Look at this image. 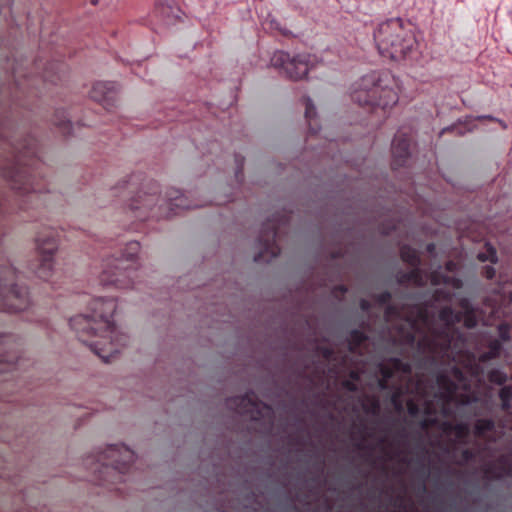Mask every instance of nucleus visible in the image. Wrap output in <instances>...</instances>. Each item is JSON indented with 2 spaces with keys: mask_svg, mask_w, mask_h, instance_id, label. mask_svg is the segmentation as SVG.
Instances as JSON below:
<instances>
[{
  "mask_svg": "<svg viewBox=\"0 0 512 512\" xmlns=\"http://www.w3.org/2000/svg\"><path fill=\"white\" fill-rule=\"evenodd\" d=\"M459 305L463 313L455 312L451 307L440 310L438 320L441 325L430 316L427 308L418 305L401 310L390 305L384 317L396 329L395 340L408 346L416 343L419 356L432 363L456 361L464 343L460 336L455 340L454 325L463 319L467 328H473L478 322L467 298H461Z\"/></svg>",
  "mask_w": 512,
  "mask_h": 512,
  "instance_id": "obj_1",
  "label": "nucleus"
},
{
  "mask_svg": "<svg viewBox=\"0 0 512 512\" xmlns=\"http://www.w3.org/2000/svg\"><path fill=\"white\" fill-rule=\"evenodd\" d=\"M381 379L378 385L381 389L389 387V381L399 379L402 384L395 388L391 395V404L396 412L404 410L406 402L408 414L411 417L423 415L421 427L426 429L438 421V416H448L450 404L457 398L458 389L466 388L467 383L463 373L457 367L451 368V374L455 381L447 375L440 374L436 379L437 392L432 397L426 391L422 379L415 383L411 379V365L399 358H391L379 365Z\"/></svg>",
  "mask_w": 512,
  "mask_h": 512,
  "instance_id": "obj_2",
  "label": "nucleus"
},
{
  "mask_svg": "<svg viewBox=\"0 0 512 512\" xmlns=\"http://www.w3.org/2000/svg\"><path fill=\"white\" fill-rule=\"evenodd\" d=\"M88 311L70 318L69 325L80 341L104 362H109L126 344V336L117 330L113 321L116 301L114 298H94L88 305Z\"/></svg>",
  "mask_w": 512,
  "mask_h": 512,
  "instance_id": "obj_3",
  "label": "nucleus"
},
{
  "mask_svg": "<svg viewBox=\"0 0 512 512\" xmlns=\"http://www.w3.org/2000/svg\"><path fill=\"white\" fill-rule=\"evenodd\" d=\"M373 39L379 53L395 61L409 57L418 46L412 24L400 17L379 22Z\"/></svg>",
  "mask_w": 512,
  "mask_h": 512,
  "instance_id": "obj_4",
  "label": "nucleus"
},
{
  "mask_svg": "<svg viewBox=\"0 0 512 512\" xmlns=\"http://www.w3.org/2000/svg\"><path fill=\"white\" fill-rule=\"evenodd\" d=\"M351 97L361 106L386 109L398 102L399 83L388 71L372 72L359 80Z\"/></svg>",
  "mask_w": 512,
  "mask_h": 512,
  "instance_id": "obj_5",
  "label": "nucleus"
},
{
  "mask_svg": "<svg viewBox=\"0 0 512 512\" xmlns=\"http://www.w3.org/2000/svg\"><path fill=\"white\" fill-rule=\"evenodd\" d=\"M128 205L131 210L138 211L136 216L141 219L145 217V213L148 210L153 209L156 205L161 210L160 215L165 217L176 214L177 209H190L200 206L198 204H189L186 197L176 189H169L166 192V198L161 199L158 195V185L156 184H153L146 190L139 191L135 197L130 199Z\"/></svg>",
  "mask_w": 512,
  "mask_h": 512,
  "instance_id": "obj_6",
  "label": "nucleus"
},
{
  "mask_svg": "<svg viewBox=\"0 0 512 512\" xmlns=\"http://www.w3.org/2000/svg\"><path fill=\"white\" fill-rule=\"evenodd\" d=\"M140 250V244L136 241L129 242L121 257H108L102 261L99 281L103 286L114 285L117 288H129L132 286L131 273L136 268V256Z\"/></svg>",
  "mask_w": 512,
  "mask_h": 512,
  "instance_id": "obj_7",
  "label": "nucleus"
},
{
  "mask_svg": "<svg viewBox=\"0 0 512 512\" xmlns=\"http://www.w3.org/2000/svg\"><path fill=\"white\" fill-rule=\"evenodd\" d=\"M401 258L404 262L408 263L413 269L406 275L404 278L407 282H411L417 286L425 285L428 281L433 286L445 285V288H452L454 290L460 289L462 287L461 279L455 277L454 275L444 274L442 271H434L429 276H423L421 269L418 268L419 265V255L418 252L409 247L402 246L401 247ZM454 296L450 291H446V289H436L435 290V298L436 300L445 299L450 300Z\"/></svg>",
  "mask_w": 512,
  "mask_h": 512,
  "instance_id": "obj_8",
  "label": "nucleus"
},
{
  "mask_svg": "<svg viewBox=\"0 0 512 512\" xmlns=\"http://www.w3.org/2000/svg\"><path fill=\"white\" fill-rule=\"evenodd\" d=\"M16 272L12 267L0 270V297L3 308L9 312H19L28 308L29 296L27 289L13 284Z\"/></svg>",
  "mask_w": 512,
  "mask_h": 512,
  "instance_id": "obj_9",
  "label": "nucleus"
},
{
  "mask_svg": "<svg viewBox=\"0 0 512 512\" xmlns=\"http://www.w3.org/2000/svg\"><path fill=\"white\" fill-rule=\"evenodd\" d=\"M35 243L40 261L36 274L39 278L48 280L52 275L54 255L58 250L57 231L52 228H44L38 232Z\"/></svg>",
  "mask_w": 512,
  "mask_h": 512,
  "instance_id": "obj_10",
  "label": "nucleus"
},
{
  "mask_svg": "<svg viewBox=\"0 0 512 512\" xmlns=\"http://www.w3.org/2000/svg\"><path fill=\"white\" fill-rule=\"evenodd\" d=\"M271 64L281 69L289 79L297 81L308 74L314 58L305 53L291 56L284 51H276L271 58Z\"/></svg>",
  "mask_w": 512,
  "mask_h": 512,
  "instance_id": "obj_11",
  "label": "nucleus"
},
{
  "mask_svg": "<svg viewBox=\"0 0 512 512\" xmlns=\"http://www.w3.org/2000/svg\"><path fill=\"white\" fill-rule=\"evenodd\" d=\"M483 314H488L487 318L483 317L486 325L492 324L494 319L502 316L509 317L512 315V291L503 288L502 293L488 297L484 303Z\"/></svg>",
  "mask_w": 512,
  "mask_h": 512,
  "instance_id": "obj_12",
  "label": "nucleus"
},
{
  "mask_svg": "<svg viewBox=\"0 0 512 512\" xmlns=\"http://www.w3.org/2000/svg\"><path fill=\"white\" fill-rule=\"evenodd\" d=\"M134 452L124 445H112L106 449L101 457L105 467H111L114 470L124 473L128 466L134 462Z\"/></svg>",
  "mask_w": 512,
  "mask_h": 512,
  "instance_id": "obj_13",
  "label": "nucleus"
},
{
  "mask_svg": "<svg viewBox=\"0 0 512 512\" xmlns=\"http://www.w3.org/2000/svg\"><path fill=\"white\" fill-rule=\"evenodd\" d=\"M277 228L278 227L274 222L267 224L262 235L259 238L261 251L259 255L255 257V261H260L261 259H264L266 257L272 259L279 255L280 248L275 243Z\"/></svg>",
  "mask_w": 512,
  "mask_h": 512,
  "instance_id": "obj_14",
  "label": "nucleus"
},
{
  "mask_svg": "<svg viewBox=\"0 0 512 512\" xmlns=\"http://www.w3.org/2000/svg\"><path fill=\"white\" fill-rule=\"evenodd\" d=\"M116 94L117 87L115 83L107 81L96 82L90 91L91 99L99 102L106 109H110L114 106Z\"/></svg>",
  "mask_w": 512,
  "mask_h": 512,
  "instance_id": "obj_15",
  "label": "nucleus"
},
{
  "mask_svg": "<svg viewBox=\"0 0 512 512\" xmlns=\"http://www.w3.org/2000/svg\"><path fill=\"white\" fill-rule=\"evenodd\" d=\"M410 141L407 137L397 134L392 142L394 164L402 166L409 157Z\"/></svg>",
  "mask_w": 512,
  "mask_h": 512,
  "instance_id": "obj_16",
  "label": "nucleus"
},
{
  "mask_svg": "<svg viewBox=\"0 0 512 512\" xmlns=\"http://www.w3.org/2000/svg\"><path fill=\"white\" fill-rule=\"evenodd\" d=\"M155 11L167 23H171L173 20L179 19L181 14V10L177 5L166 0H157Z\"/></svg>",
  "mask_w": 512,
  "mask_h": 512,
  "instance_id": "obj_17",
  "label": "nucleus"
},
{
  "mask_svg": "<svg viewBox=\"0 0 512 512\" xmlns=\"http://www.w3.org/2000/svg\"><path fill=\"white\" fill-rule=\"evenodd\" d=\"M228 406L231 408L235 407L239 413H253L257 405L250 395H245L230 399Z\"/></svg>",
  "mask_w": 512,
  "mask_h": 512,
  "instance_id": "obj_18",
  "label": "nucleus"
},
{
  "mask_svg": "<svg viewBox=\"0 0 512 512\" xmlns=\"http://www.w3.org/2000/svg\"><path fill=\"white\" fill-rule=\"evenodd\" d=\"M365 334L359 330H353L348 339L349 352L352 354L361 353V346L366 342Z\"/></svg>",
  "mask_w": 512,
  "mask_h": 512,
  "instance_id": "obj_19",
  "label": "nucleus"
},
{
  "mask_svg": "<svg viewBox=\"0 0 512 512\" xmlns=\"http://www.w3.org/2000/svg\"><path fill=\"white\" fill-rule=\"evenodd\" d=\"M499 470L494 473V477L502 478L505 476H512V458L508 455H503L498 461Z\"/></svg>",
  "mask_w": 512,
  "mask_h": 512,
  "instance_id": "obj_20",
  "label": "nucleus"
},
{
  "mask_svg": "<svg viewBox=\"0 0 512 512\" xmlns=\"http://www.w3.org/2000/svg\"><path fill=\"white\" fill-rule=\"evenodd\" d=\"M502 350V344L499 340L494 339L489 344V350L480 355L479 360L481 362H486L488 360L497 358Z\"/></svg>",
  "mask_w": 512,
  "mask_h": 512,
  "instance_id": "obj_21",
  "label": "nucleus"
},
{
  "mask_svg": "<svg viewBox=\"0 0 512 512\" xmlns=\"http://www.w3.org/2000/svg\"><path fill=\"white\" fill-rule=\"evenodd\" d=\"M316 116V109L315 106L310 98L305 99V118L308 121L309 129L312 133L318 132L319 128L316 126L314 127L312 124V120Z\"/></svg>",
  "mask_w": 512,
  "mask_h": 512,
  "instance_id": "obj_22",
  "label": "nucleus"
},
{
  "mask_svg": "<svg viewBox=\"0 0 512 512\" xmlns=\"http://www.w3.org/2000/svg\"><path fill=\"white\" fill-rule=\"evenodd\" d=\"M494 429V422L490 419H479L474 426V434L477 437H484L486 432Z\"/></svg>",
  "mask_w": 512,
  "mask_h": 512,
  "instance_id": "obj_23",
  "label": "nucleus"
},
{
  "mask_svg": "<svg viewBox=\"0 0 512 512\" xmlns=\"http://www.w3.org/2000/svg\"><path fill=\"white\" fill-rule=\"evenodd\" d=\"M360 379V371L359 370H351L350 371V379H346L342 382L344 388L349 391H356L358 389V381Z\"/></svg>",
  "mask_w": 512,
  "mask_h": 512,
  "instance_id": "obj_24",
  "label": "nucleus"
},
{
  "mask_svg": "<svg viewBox=\"0 0 512 512\" xmlns=\"http://www.w3.org/2000/svg\"><path fill=\"white\" fill-rule=\"evenodd\" d=\"M364 410L371 415H378L380 412V402L376 397H369L363 403Z\"/></svg>",
  "mask_w": 512,
  "mask_h": 512,
  "instance_id": "obj_25",
  "label": "nucleus"
},
{
  "mask_svg": "<svg viewBox=\"0 0 512 512\" xmlns=\"http://www.w3.org/2000/svg\"><path fill=\"white\" fill-rule=\"evenodd\" d=\"M477 258L481 262L489 261L491 263H495L497 261L496 250L493 246L486 244L485 252L478 253Z\"/></svg>",
  "mask_w": 512,
  "mask_h": 512,
  "instance_id": "obj_26",
  "label": "nucleus"
},
{
  "mask_svg": "<svg viewBox=\"0 0 512 512\" xmlns=\"http://www.w3.org/2000/svg\"><path fill=\"white\" fill-rule=\"evenodd\" d=\"M499 397L502 402V407L504 409L510 408L511 401H512V387L504 386L503 388H501Z\"/></svg>",
  "mask_w": 512,
  "mask_h": 512,
  "instance_id": "obj_27",
  "label": "nucleus"
},
{
  "mask_svg": "<svg viewBox=\"0 0 512 512\" xmlns=\"http://www.w3.org/2000/svg\"><path fill=\"white\" fill-rule=\"evenodd\" d=\"M488 378L492 383L501 385L506 382L507 375L501 370L495 369L489 372Z\"/></svg>",
  "mask_w": 512,
  "mask_h": 512,
  "instance_id": "obj_28",
  "label": "nucleus"
},
{
  "mask_svg": "<svg viewBox=\"0 0 512 512\" xmlns=\"http://www.w3.org/2000/svg\"><path fill=\"white\" fill-rule=\"evenodd\" d=\"M498 332L502 341H508L510 339V326L507 323H501L498 326Z\"/></svg>",
  "mask_w": 512,
  "mask_h": 512,
  "instance_id": "obj_29",
  "label": "nucleus"
},
{
  "mask_svg": "<svg viewBox=\"0 0 512 512\" xmlns=\"http://www.w3.org/2000/svg\"><path fill=\"white\" fill-rule=\"evenodd\" d=\"M454 429H455L456 435L460 439L466 437L468 435V432H469V427L465 423L456 424Z\"/></svg>",
  "mask_w": 512,
  "mask_h": 512,
  "instance_id": "obj_30",
  "label": "nucleus"
},
{
  "mask_svg": "<svg viewBox=\"0 0 512 512\" xmlns=\"http://www.w3.org/2000/svg\"><path fill=\"white\" fill-rule=\"evenodd\" d=\"M56 125L59 126L63 130L64 133H66V134L70 133L71 123L65 117L63 119L57 120Z\"/></svg>",
  "mask_w": 512,
  "mask_h": 512,
  "instance_id": "obj_31",
  "label": "nucleus"
},
{
  "mask_svg": "<svg viewBox=\"0 0 512 512\" xmlns=\"http://www.w3.org/2000/svg\"><path fill=\"white\" fill-rule=\"evenodd\" d=\"M483 274L487 279H492L495 276V269L491 266H486Z\"/></svg>",
  "mask_w": 512,
  "mask_h": 512,
  "instance_id": "obj_32",
  "label": "nucleus"
},
{
  "mask_svg": "<svg viewBox=\"0 0 512 512\" xmlns=\"http://www.w3.org/2000/svg\"><path fill=\"white\" fill-rule=\"evenodd\" d=\"M321 354L328 362H330L333 356V350L330 348H323L321 349Z\"/></svg>",
  "mask_w": 512,
  "mask_h": 512,
  "instance_id": "obj_33",
  "label": "nucleus"
},
{
  "mask_svg": "<svg viewBox=\"0 0 512 512\" xmlns=\"http://www.w3.org/2000/svg\"><path fill=\"white\" fill-rule=\"evenodd\" d=\"M457 268V264L454 263L453 261H449L447 264H446V268H445V271L448 272V273H453Z\"/></svg>",
  "mask_w": 512,
  "mask_h": 512,
  "instance_id": "obj_34",
  "label": "nucleus"
},
{
  "mask_svg": "<svg viewBox=\"0 0 512 512\" xmlns=\"http://www.w3.org/2000/svg\"><path fill=\"white\" fill-rule=\"evenodd\" d=\"M18 150V153L20 155H22L23 157L27 156L28 154H30V148L28 146H25L23 148H17Z\"/></svg>",
  "mask_w": 512,
  "mask_h": 512,
  "instance_id": "obj_35",
  "label": "nucleus"
},
{
  "mask_svg": "<svg viewBox=\"0 0 512 512\" xmlns=\"http://www.w3.org/2000/svg\"><path fill=\"white\" fill-rule=\"evenodd\" d=\"M390 297H391L390 293H388V292L383 293L380 295L379 301L384 304L390 300Z\"/></svg>",
  "mask_w": 512,
  "mask_h": 512,
  "instance_id": "obj_36",
  "label": "nucleus"
},
{
  "mask_svg": "<svg viewBox=\"0 0 512 512\" xmlns=\"http://www.w3.org/2000/svg\"><path fill=\"white\" fill-rule=\"evenodd\" d=\"M236 162H237V165H238V169H237V171H236V177H237V178H239V175H240V173H241V170H240V169H241V166H242V164H243V159H238V158H236Z\"/></svg>",
  "mask_w": 512,
  "mask_h": 512,
  "instance_id": "obj_37",
  "label": "nucleus"
},
{
  "mask_svg": "<svg viewBox=\"0 0 512 512\" xmlns=\"http://www.w3.org/2000/svg\"><path fill=\"white\" fill-rule=\"evenodd\" d=\"M367 305H368L367 301L366 300H362L361 307H362L363 310L367 309Z\"/></svg>",
  "mask_w": 512,
  "mask_h": 512,
  "instance_id": "obj_38",
  "label": "nucleus"
},
{
  "mask_svg": "<svg viewBox=\"0 0 512 512\" xmlns=\"http://www.w3.org/2000/svg\"><path fill=\"white\" fill-rule=\"evenodd\" d=\"M434 248H435L434 244H429V245L427 246V250H428L429 252H433Z\"/></svg>",
  "mask_w": 512,
  "mask_h": 512,
  "instance_id": "obj_39",
  "label": "nucleus"
},
{
  "mask_svg": "<svg viewBox=\"0 0 512 512\" xmlns=\"http://www.w3.org/2000/svg\"><path fill=\"white\" fill-rule=\"evenodd\" d=\"M99 0H91L92 4L93 5H96L98 3Z\"/></svg>",
  "mask_w": 512,
  "mask_h": 512,
  "instance_id": "obj_40",
  "label": "nucleus"
},
{
  "mask_svg": "<svg viewBox=\"0 0 512 512\" xmlns=\"http://www.w3.org/2000/svg\"><path fill=\"white\" fill-rule=\"evenodd\" d=\"M346 361H347V360H346V358H345V359H343V363H342V365H343V366H345V365H346Z\"/></svg>",
  "mask_w": 512,
  "mask_h": 512,
  "instance_id": "obj_41",
  "label": "nucleus"
},
{
  "mask_svg": "<svg viewBox=\"0 0 512 512\" xmlns=\"http://www.w3.org/2000/svg\"><path fill=\"white\" fill-rule=\"evenodd\" d=\"M470 400L469 399H466L465 401H463V403H469Z\"/></svg>",
  "mask_w": 512,
  "mask_h": 512,
  "instance_id": "obj_42",
  "label": "nucleus"
}]
</instances>
